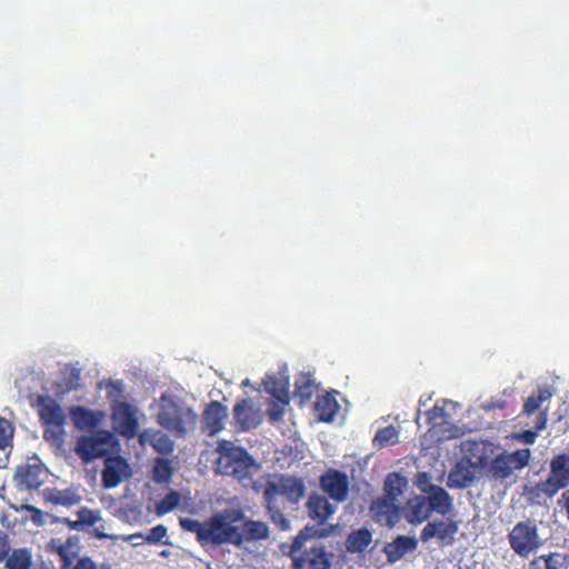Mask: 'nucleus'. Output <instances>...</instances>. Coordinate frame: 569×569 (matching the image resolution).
I'll return each instance as SVG.
<instances>
[{"instance_id":"11","label":"nucleus","mask_w":569,"mask_h":569,"mask_svg":"<svg viewBox=\"0 0 569 569\" xmlns=\"http://www.w3.org/2000/svg\"><path fill=\"white\" fill-rule=\"evenodd\" d=\"M401 508L396 500L385 496L377 498L370 506L372 518L380 525L393 527L400 521Z\"/></svg>"},{"instance_id":"30","label":"nucleus","mask_w":569,"mask_h":569,"mask_svg":"<svg viewBox=\"0 0 569 569\" xmlns=\"http://www.w3.org/2000/svg\"><path fill=\"white\" fill-rule=\"evenodd\" d=\"M331 555L327 552L322 543L315 545L306 551V559L311 569H329L331 566Z\"/></svg>"},{"instance_id":"25","label":"nucleus","mask_w":569,"mask_h":569,"mask_svg":"<svg viewBox=\"0 0 569 569\" xmlns=\"http://www.w3.org/2000/svg\"><path fill=\"white\" fill-rule=\"evenodd\" d=\"M340 406L332 393L319 397L315 405V411L320 421L331 422L338 413Z\"/></svg>"},{"instance_id":"8","label":"nucleus","mask_w":569,"mask_h":569,"mask_svg":"<svg viewBox=\"0 0 569 569\" xmlns=\"http://www.w3.org/2000/svg\"><path fill=\"white\" fill-rule=\"evenodd\" d=\"M116 430L126 438H133L139 430L137 410L124 401H114L111 406Z\"/></svg>"},{"instance_id":"5","label":"nucleus","mask_w":569,"mask_h":569,"mask_svg":"<svg viewBox=\"0 0 569 569\" xmlns=\"http://www.w3.org/2000/svg\"><path fill=\"white\" fill-rule=\"evenodd\" d=\"M114 437L111 431L98 430L91 436H81L74 448V452L83 463L109 455Z\"/></svg>"},{"instance_id":"9","label":"nucleus","mask_w":569,"mask_h":569,"mask_svg":"<svg viewBox=\"0 0 569 569\" xmlns=\"http://www.w3.org/2000/svg\"><path fill=\"white\" fill-rule=\"evenodd\" d=\"M349 478L345 472L336 469H328L320 477V488L330 499L336 502H343L349 495Z\"/></svg>"},{"instance_id":"16","label":"nucleus","mask_w":569,"mask_h":569,"mask_svg":"<svg viewBox=\"0 0 569 569\" xmlns=\"http://www.w3.org/2000/svg\"><path fill=\"white\" fill-rule=\"evenodd\" d=\"M238 526V537L240 541L236 542V547H241L244 542H256L269 538V528L263 521L243 519Z\"/></svg>"},{"instance_id":"48","label":"nucleus","mask_w":569,"mask_h":569,"mask_svg":"<svg viewBox=\"0 0 569 569\" xmlns=\"http://www.w3.org/2000/svg\"><path fill=\"white\" fill-rule=\"evenodd\" d=\"M63 427L62 428H56V427H48L44 430L43 437L47 441H53L61 443L63 441Z\"/></svg>"},{"instance_id":"15","label":"nucleus","mask_w":569,"mask_h":569,"mask_svg":"<svg viewBox=\"0 0 569 569\" xmlns=\"http://www.w3.org/2000/svg\"><path fill=\"white\" fill-rule=\"evenodd\" d=\"M308 516L317 522L318 526L327 523L335 513L336 507L329 500L318 493H311L306 503Z\"/></svg>"},{"instance_id":"3","label":"nucleus","mask_w":569,"mask_h":569,"mask_svg":"<svg viewBox=\"0 0 569 569\" xmlns=\"http://www.w3.org/2000/svg\"><path fill=\"white\" fill-rule=\"evenodd\" d=\"M510 549L520 558L527 559L542 546V539L536 520L518 521L507 536Z\"/></svg>"},{"instance_id":"52","label":"nucleus","mask_w":569,"mask_h":569,"mask_svg":"<svg viewBox=\"0 0 569 569\" xmlns=\"http://www.w3.org/2000/svg\"><path fill=\"white\" fill-rule=\"evenodd\" d=\"M79 380H80V370L79 369H72L70 371V379L67 382L68 390L77 389L79 387Z\"/></svg>"},{"instance_id":"60","label":"nucleus","mask_w":569,"mask_h":569,"mask_svg":"<svg viewBox=\"0 0 569 569\" xmlns=\"http://www.w3.org/2000/svg\"><path fill=\"white\" fill-rule=\"evenodd\" d=\"M207 569H210V568H207Z\"/></svg>"},{"instance_id":"34","label":"nucleus","mask_w":569,"mask_h":569,"mask_svg":"<svg viewBox=\"0 0 569 569\" xmlns=\"http://www.w3.org/2000/svg\"><path fill=\"white\" fill-rule=\"evenodd\" d=\"M266 508L272 523L281 531H286L290 528V521L281 511L278 499L263 498Z\"/></svg>"},{"instance_id":"57","label":"nucleus","mask_w":569,"mask_h":569,"mask_svg":"<svg viewBox=\"0 0 569 569\" xmlns=\"http://www.w3.org/2000/svg\"><path fill=\"white\" fill-rule=\"evenodd\" d=\"M546 425H547V415L546 413H541L540 417H539V420L536 423V430L540 431V430L545 429Z\"/></svg>"},{"instance_id":"14","label":"nucleus","mask_w":569,"mask_h":569,"mask_svg":"<svg viewBox=\"0 0 569 569\" xmlns=\"http://www.w3.org/2000/svg\"><path fill=\"white\" fill-rule=\"evenodd\" d=\"M228 416L227 407L219 401H211L202 415V430L209 436H214L224 427Z\"/></svg>"},{"instance_id":"42","label":"nucleus","mask_w":569,"mask_h":569,"mask_svg":"<svg viewBox=\"0 0 569 569\" xmlns=\"http://www.w3.org/2000/svg\"><path fill=\"white\" fill-rule=\"evenodd\" d=\"M507 457L510 460L511 466L513 467V470H520L528 466L531 457V452L529 449H518L513 451L512 453H507Z\"/></svg>"},{"instance_id":"53","label":"nucleus","mask_w":569,"mask_h":569,"mask_svg":"<svg viewBox=\"0 0 569 569\" xmlns=\"http://www.w3.org/2000/svg\"><path fill=\"white\" fill-rule=\"evenodd\" d=\"M528 569H550L548 566H546L545 557L539 556L533 558L529 565Z\"/></svg>"},{"instance_id":"51","label":"nucleus","mask_w":569,"mask_h":569,"mask_svg":"<svg viewBox=\"0 0 569 569\" xmlns=\"http://www.w3.org/2000/svg\"><path fill=\"white\" fill-rule=\"evenodd\" d=\"M73 569H99L97 563L90 557L80 558Z\"/></svg>"},{"instance_id":"19","label":"nucleus","mask_w":569,"mask_h":569,"mask_svg":"<svg viewBox=\"0 0 569 569\" xmlns=\"http://www.w3.org/2000/svg\"><path fill=\"white\" fill-rule=\"evenodd\" d=\"M233 416L242 430L256 428L260 423L259 412L253 408L249 399H242L236 403Z\"/></svg>"},{"instance_id":"27","label":"nucleus","mask_w":569,"mask_h":569,"mask_svg":"<svg viewBox=\"0 0 569 569\" xmlns=\"http://www.w3.org/2000/svg\"><path fill=\"white\" fill-rule=\"evenodd\" d=\"M47 500L56 506L72 507L81 501L80 495L73 488L52 489L47 496Z\"/></svg>"},{"instance_id":"33","label":"nucleus","mask_w":569,"mask_h":569,"mask_svg":"<svg viewBox=\"0 0 569 569\" xmlns=\"http://www.w3.org/2000/svg\"><path fill=\"white\" fill-rule=\"evenodd\" d=\"M329 535V530L325 528H319L318 526H306L298 536L295 538L292 542V549L295 551H299L302 549L305 543L312 539L325 538Z\"/></svg>"},{"instance_id":"21","label":"nucleus","mask_w":569,"mask_h":569,"mask_svg":"<svg viewBox=\"0 0 569 569\" xmlns=\"http://www.w3.org/2000/svg\"><path fill=\"white\" fill-rule=\"evenodd\" d=\"M70 418L78 430L89 431L99 426L101 415L88 408L76 406L70 409Z\"/></svg>"},{"instance_id":"23","label":"nucleus","mask_w":569,"mask_h":569,"mask_svg":"<svg viewBox=\"0 0 569 569\" xmlns=\"http://www.w3.org/2000/svg\"><path fill=\"white\" fill-rule=\"evenodd\" d=\"M54 551L60 557L61 569H70L79 552V538L70 536L64 542L52 541Z\"/></svg>"},{"instance_id":"37","label":"nucleus","mask_w":569,"mask_h":569,"mask_svg":"<svg viewBox=\"0 0 569 569\" xmlns=\"http://www.w3.org/2000/svg\"><path fill=\"white\" fill-rule=\"evenodd\" d=\"M399 433L393 426L381 428L377 431L373 438V446L377 448H383L392 446L398 442Z\"/></svg>"},{"instance_id":"32","label":"nucleus","mask_w":569,"mask_h":569,"mask_svg":"<svg viewBox=\"0 0 569 569\" xmlns=\"http://www.w3.org/2000/svg\"><path fill=\"white\" fill-rule=\"evenodd\" d=\"M407 485V478L402 477L400 473H389L385 481V497L398 501V498L402 495Z\"/></svg>"},{"instance_id":"31","label":"nucleus","mask_w":569,"mask_h":569,"mask_svg":"<svg viewBox=\"0 0 569 569\" xmlns=\"http://www.w3.org/2000/svg\"><path fill=\"white\" fill-rule=\"evenodd\" d=\"M6 569H30L32 566V555L27 548L14 549L8 552L4 559Z\"/></svg>"},{"instance_id":"24","label":"nucleus","mask_w":569,"mask_h":569,"mask_svg":"<svg viewBox=\"0 0 569 569\" xmlns=\"http://www.w3.org/2000/svg\"><path fill=\"white\" fill-rule=\"evenodd\" d=\"M426 498L431 512L436 511L441 516H446L452 511V499L442 487L431 486L429 496Z\"/></svg>"},{"instance_id":"20","label":"nucleus","mask_w":569,"mask_h":569,"mask_svg":"<svg viewBox=\"0 0 569 569\" xmlns=\"http://www.w3.org/2000/svg\"><path fill=\"white\" fill-rule=\"evenodd\" d=\"M403 511L405 518L410 523H421L431 516L430 506L423 496H416L409 499Z\"/></svg>"},{"instance_id":"55","label":"nucleus","mask_w":569,"mask_h":569,"mask_svg":"<svg viewBox=\"0 0 569 569\" xmlns=\"http://www.w3.org/2000/svg\"><path fill=\"white\" fill-rule=\"evenodd\" d=\"M520 437H521V439L523 440L525 443L531 445L536 440L537 432L536 431H531V430H527V431H523Z\"/></svg>"},{"instance_id":"39","label":"nucleus","mask_w":569,"mask_h":569,"mask_svg":"<svg viewBox=\"0 0 569 569\" xmlns=\"http://www.w3.org/2000/svg\"><path fill=\"white\" fill-rule=\"evenodd\" d=\"M150 445L156 452L171 455L174 450V443L167 433L156 431L150 440Z\"/></svg>"},{"instance_id":"13","label":"nucleus","mask_w":569,"mask_h":569,"mask_svg":"<svg viewBox=\"0 0 569 569\" xmlns=\"http://www.w3.org/2000/svg\"><path fill=\"white\" fill-rule=\"evenodd\" d=\"M130 467L121 456L107 457L102 470V485L104 488H114L120 485Z\"/></svg>"},{"instance_id":"58","label":"nucleus","mask_w":569,"mask_h":569,"mask_svg":"<svg viewBox=\"0 0 569 569\" xmlns=\"http://www.w3.org/2000/svg\"><path fill=\"white\" fill-rule=\"evenodd\" d=\"M562 498L565 500V509L567 512V517L569 519V490H567L566 492L562 493Z\"/></svg>"},{"instance_id":"18","label":"nucleus","mask_w":569,"mask_h":569,"mask_svg":"<svg viewBox=\"0 0 569 569\" xmlns=\"http://www.w3.org/2000/svg\"><path fill=\"white\" fill-rule=\"evenodd\" d=\"M418 547V540L415 537L397 536L391 542L383 547V552L390 563H395L403 558L408 552H412Z\"/></svg>"},{"instance_id":"43","label":"nucleus","mask_w":569,"mask_h":569,"mask_svg":"<svg viewBox=\"0 0 569 569\" xmlns=\"http://www.w3.org/2000/svg\"><path fill=\"white\" fill-rule=\"evenodd\" d=\"M78 520L83 528L84 526H93L101 520L99 511L82 507L77 511Z\"/></svg>"},{"instance_id":"56","label":"nucleus","mask_w":569,"mask_h":569,"mask_svg":"<svg viewBox=\"0 0 569 569\" xmlns=\"http://www.w3.org/2000/svg\"><path fill=\"white\" fill-rule=\"evenodd\" d=\"M63 523H66L71 530H81L82 527L79 522V520H70L68 518H64L61 520Z\"/></svg>"},{"instance_id":"38","label":"nucleus","mask_w":569,"mask_h":569,"mask_svg":"<svg viewBox=\"0 0 569 569\" xmlns=\"http://www.w3.org/2000/svg\"><path fill=\"white\" fill-rule=\"evenodd\" d=\"M181 502V495L176 490H170L164 498H162L156 506V513L161 517L173 509H176Z\"/></svg>"},{"instance_id":"59","label":"nucleus","mask_w":569,"mask_h":569,"mask_svg":"<svg viewBox=\"0 0 569 569\" xmlns=\"http://www.w3.org/2000/svg\"><path fill=\"white\" fill-rule=\"evenodd\" d=\"M130 538H143L142 533H134Z\"/></svg>"},{"instance_id":"12","label":"nucleus","mask_w":569,"mask_h":569,"mask_svg":"<svg viewBox=\"0 0 569 569\" xmlns=\"http://www.w3.org/2000/svg\"><path fill=\"white\" fill-rule=\"evenodd\" d=\"M38 413L41 422L47 427L62 428L66 423V415L57 401L50 396H40L37 401Z\"/></svg>"},{"instance_id":"10","label":"nucleus","mask_w":569,"mask_h":569,"mask_svg":"<svg viewBox=\"0 0 569 569\" xmlns=\"http://www.w3.org/2000/svg\"><path fill=\"white\" fill-rule=\"evenodd\" d=\"M219 457L216 460V471L221 475H229L239 463L250 460V455L242 447L233 446L229 441H222L218 446Z\"/></svg>"},{"instance_id":"41","label":"nucleus","mask_w":569,"mask_h":569,"mask_svg":"<svg viewBox=\"0 0 569 569\" xmlns=\"http://www.w3.org/2000/svg\"><path fill=\"white\" fill-rule=\"evenodd\" d=\"M550 396L551 393L546 389H540L537 395H530L525 401L523 413L528 416L532 415L540 408L543 401L550 398Z\"/></svg>"},{"instance_id":"45","label":"nucleus","mask_w":569,"mask_h":569,"mask_svg":"<svg viewBox=\"0 0 569 569\" xmlns=\"http://www.w3.org/2000/svg\"><path fill=\"white\" fill-rule=\"evenodd\" d=\"M426 416L428 423L431 427H437L445 421L447 412L443 407L435 405L431 409L427 410Z\"/></svg>"},{"instance_id":"35","label":"nucleus","mask_w":569,"mask_h":569,"mask_svg":"<svg viewBox=\"0 0 569 569\" xmlns=\"http://www.w3.org/2000/svg\"><path fill=\"white\" fill-rule=\"evenodd\" d=\"M489 471L496 479H507L511 476L513 467L510 463L507 453L498 455L490 463Z\"/></svg>"},{"instance_id":"44","label":"nucleus","mask_w":569,"mask_h":569,"mask_svg":"<svg viewBox=\"0 0 569 569\" xmlns=\"http://www.w3.org/2000/svg\"><path fill=\"white\" fill-rule=\"evenodd\" d=\"M13 437V427L12 423L0 417V449H4L10 445Z\"/></svg>"},{"instance_id":"50","label":"nucleus","mask_w":569,"mask_h":569,"mask_svg":"<svg viewBox=\"0 0 569 569\" xmlns=\"http://www.w3.org/2000/svg\"><path fill=\"white\" fill-rule=\"evenodd\" d=\"M10 551V542L7 532L0 530V563L7 559L8 552Z\"/></svg>"},{"instance_id":"7","label":"nucleus","mask_w":569,"mask_h":569,"mask_svg":"<svg viewBox=\"0 0 569 569\" xmlns=\"http://www.w3.org/2000/svg\"><path fill=\"white\" fill-rule=\"evenodd\" d=\"M459 530V523L452 519H437L429 521L420 532V540L429 542L437 539L440 547H448L455 542V536Z\"/></svg>"},{"instance_id":"54","label":"nucleus","mask_w":569,"mask_h":569,"mask_svg":"<svg viewBox=\"0 0 569 569\" xmlns=\"http://www.w3.org/2000/svg\"><path fill=\"white\" fill-rule=\"evenodd\" d=\"M92 536L99 540L111 539L114 540L117 537L113 535L104 533L99 527L94 528L92 531Z\"/></svg>"},{"instance_id":"36","label":"nucleus","mask_w":569,"mask_h":569,"mask_svg":"<svg viewBox=\"0 0 569 569\" xmlns=\"http://www.w3.org/2000/svg\"><path fill=\"white\" fill-rule=\"evenodd\" d=\"M173 473L171 461L167 458H156L152 469V477L157 483H167Z\"/></svg>"},{"instance_id":"4","label":"nucleus","mask_w":569,"mask_h":569,"mask_svg":"<svg viewBox=\"0 0 569 569\" xmlns=\"http://www.w3.org/2000/svg\"><path fill=\"white\" fill-rule=\"evenodd\" d=\"M306 493L305 480L289 473H276L263 488V498L278 499L284 497L290 503H298Z\"/></svg>"},{"instance_id":"28","label":"nucleus","mask_w":569,"mask_h":569,"mask_svg":"<svg viewBox=\"0 0 569 569\" xmlns=\"http://www.w3.org/2000/svg\"><path fill=\"white\" fill-rule=\"evenodd\" d=\"M259 469V465L254 463L252 456L249 461H243L237 468H233L228 476L236 478L244 488L254 486L253 471Z\"/></svg>"},{"instance_id":"40","label":"nucleus","mask_w":569,"mask_h":569,"mask_svg":"<svg viewBox=\"0 0 569 569\" xmlns=\"http://www.w3.org/2000/svg\"><path fill=\"white\" fill-rule=\"evenodd\" d=\"M313 382L307 375H301L295 382V395L300 397L302 401H308L313 393Z\"/></svg>"},{"instance_id":"46","label":"nucleus","mask_w":569,"mask_h":569,"mask_svg":"<svg viewBox=\"0 0 569 569\" xmlns=\"http://www.w3.org/2000/svg\"><path fill=\"white\" fill-rule=\"evenodd\" d=\"M168 535V529L163 525H158L153 528H151L148 532V535L144 537V540L148 543L157 545L162 542L163 538H166Z\"/></svg>"},{"instance_id":"22","label":"nucleus","mask_w":569,"mask_h":569,"mask_svg":"<svg viewBox=\"0 0 569 569\" xmlns=\"http://www.w3.org/2000/svg\"><path fill=\"white\" fill-rule=\"evenodd\" d=\"M267 391H269L277 401H272L267 410L268 419L271 423H277L282 420L284 416V407L289 403V392L284 387L281 388H269L266 386Z\"/></svg>"},{"instance_id":"49","label":"nucleus","mask_w":569,"mask_h":569,"mask_svg":"<svg viewBox=\"0 0 569 569\" xmlns=\"http://www.w3.org/2000/svg\"><path fill=\"white\" fill-rule=\"evenodd\" d=\"M542 557H545L546 566L550 569H560L562 566V562L560 561L562 555L559 552H550L548 555H542Z\"/></svg>"},{"instance_id":"1","label":"nucleus","mask_w":569,"mask_h":569,"mask_svg":"<svg viewBox=\"0 0 569 569\" xmlns=\"http://www.w3.org/2000/svg\"><path fill=\"white\" fill-rule=\"evenodd\" d=\"M244 512L240 508H226L212 513L203 521L192 518H180L183 531L193 533L202 548H218L223 545L236 546L240 541L238 525L243 521Z\"/></svg>"},{"instance_id":"17","label":"nucleus","mask_w":569,"mask_h":569,"mask_svg":"<svg viewBox=\"0 0 569 569\" xmlns=\"http://www.w3.org/2000/svg\"><path fill=\"white\" fill-rule=\"evenodd\" d=\"M476 466L469 459H462L456 463L448 477L450 488L462 489L473 482Z\"/></svg>"},{"instance_id":"47","label":"nucleus","mask_w":569,"mask_h":569,"mask_svg":"<svg viewBox=\"0 0 569 569\" xmlns=\"http://www.w3.org/2000/svg\"><path fill=\"white\" fill-rule=\"evenodd\" d=\"M124 388L122 381H110L108 383V398L112 400V403L114 401H119L118 398L123 397Z\"/></svg>"},{"instance_id":"6","label":"nucleus","mask_w":569,"mask_h":569,"mask_svg":"<svg viewBox=\"0 0 569 569\" xmlns=\"http://www.w3.org/2000/svg\"><path fill=\"white\" fill-rule=\"evenodd\" d=\"M569 486V455H556L550 461V475L538 485V489L548 497Z\"/></svg>"},{"instance_id":"26","label":"nucleus","mask_w":569,"mask_h":569,"mask_svg":"<svg viewBox=\"0 0 569 569\" xmlns=\"http://www.w3.org/2000/svg\"><path fill=\"white\" fill-rule=\"evenodd\" d=\"M372 542V533L367 528L351 531L346 539V548L351 553L363 552Z\"/></svg>"},{"instance_id":"29","label":"nucleus","mask_w":569,"mask_h":569,"mask_svg":"<svg viewBox=\"0 0 569 569\" xmlns=\"http://www.w3.org/2000/svg\"><path fill=\"white\" fill-rule=\"evenodd\" d=\"M41 475L42 469L36 465L19 468L17 472L20 485L24 486L27 489H38L43 483Z\"/></svg>"},{"instance_id":"2","label":"nucleus","mask_w":569,"mask_h":569,"mask_svg":"<svg viewBox=\"0 0 569 569\" xmlns=\"http://www.w3.org/2000/svg\"><path fill=\"white\" fill-rule=\"evenodd\" d=\"M157 423L177 438H184L194 431L198 422L197 412L178 397L162 395L159 398Z\"/></svg>"}]
</instances>
